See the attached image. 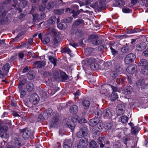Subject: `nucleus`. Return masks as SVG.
<instances>
[{"label": "nucleus", "instance_id": "f257e3e1", "mask_svg": "<svg viewBox=\"0 0 148 148\" xmlns=\"http://www.w3.org/2000/svg\"><path fill=\"white\" fill-rule=\"evenodd\" d=\"M20 132L22 133V137L25 140L30 138L33 139L34 138V131L28 129H23L20 130Z\"/></svg>", "mask_w": 148, "mask_h": 148}, {"label": "nucleus", "instance_id": "f03ea898", "mask_svg": "<svg viewBox=\"0 0 148 148\" xmlns=\"http://www.w3.org/2000/svg\"><path fill=\"white\" fill-rule=\"evenodd\" d=\"M88 129L87 126L84 125L83 127L79 130L77 133V136L79 138H81L86 136L88 134Z\"/></svg>", "mask_w": 148, "mask_h": 148}, {"label": "nucleus", "instance_id": "7ed1b4c3", "mask_svg": "<svg viewBox=\"0 0 148 148\" xmlns=\"http://www.w3.org/2000/svg\"><path fill=\"white\" fill-rule=\"evenodd\" d=\"M88 143V139L83 137L79 140L78 144L73 148H85L87 146Z\"/></svg>", "mask_w": 148, "mask_h": 148}, {"label": "nucleus", "instance_id": "20e7f679", "mask_svg": "<svg viewBox=\"0 0 148 148\" xmlns=\"http://www.w3.org/2000/svg\"><path fill=\"white\" fill-rule=\"evenodd\" d=\"M98 36L97 34H92L89 36L90 42L94 45H98L102 43L101 40H98Z\"/></svg>", "mask_w": 148, "mask_h": 148}, {"label": "nucleus", "instance_id": "39448f33", "mask_svg": "<svg viewBox=\"0 0 148 148\" xmlns=\"http://www.w3.org/2000/svg\"><path fill=\"white\" fill-rule=\"evenodd\" d=\"M136 58V55L133 53L127 55L124 59L125 64H128L134 62Z\"/></svg>", "mask_w": 148, "mask_h": 148}, {"label": "nucleus", "instance_id": "423d86ee", "mask_svg": "<svg viewBox=\"0 0 148 148\" xmlns=\"http://www.w3.org/2000/svg\"><path fill=\"white\" fill-rule=\"evenodd\" d=\"M8 127L6 125L1 126L0 127V136L2 138H7L8 136L7 134Z\"/></svg>", "mask_w": 148, "mask_h": 148}, {"label": "nucleus", "instance_id": "0eeeda50", "mask_svg": "<svg viewBox=\"0 0 148 148\" xmlns=\"http://www.w3.org/2000/svg\"><path fill=\"white\" fill-rule=\"evenodd\" d=\"M98 143L100 145L101 148L104 147L105 145H108L110 143L109 141L107 140L106 138L103 136L99 137L98 138Z\"/></svg>", "mask_w": 148, "mask_h": 148}, {"label": "nucleus", "instance_id": "6e6552de", "mask_svg": "<svg viewBox=\"0 0 148 148\" xmlns=\"http://www.w3.org/2000/svg\"><path fill=\"white\" fill-rule=\"evenodd\" d=\"M77 121V118H73L71 119V121H67L65 124L66 126L69 128L71 130H73L75 126V123Z\"/></svg>", "mask_w": 148, "mask_h": 148}, {"label": "nucleus", "instance_id": "1a4fd4ad", "mask_svg": "<svg viewBox=\"0 0 148 148\" xmlns=\"http://www.w3.org/2000/svg\"><path fill=\"white\" fill-rule=\"evenodd\" d=\"M112 110L110 109L106 108L103 110V115L105 119H109L112 116Z\"/></svg>", "mask_w": 148, "mask_h": 148}, {"label": "nucleus", "instance_id": "9d476101", "mask_svg": "<svg viewBox=\"0 0 148 148\" xmlns=\"http://www.w3.org/2000/svg\"><path fill=\"white\" fill-rule=\"evenodd\" d=\"M106 1V0H99V5L97 2H95V5L96 6H97V8L98 11H101V10L104 9L105 7L104 3Z\"/></svg>", "mask_w": 148, "mask_h": 148}, {"label": "nucleus", "instance_id": "9b49d317", "mask_svg": "<svg viewBox=\"0 0 148 148\" xmlns=\"http://www.w3.org/2000/svg\"><path fill=\"white\" fill-rule=\"evenodd\" d=\"M137 66L135 64H133L131 65H129L127 67L126 70L130 74H132L134 73L136 71Z\"/></svg>", "mask_w": 148, "mask_h": 148}, {"label": "nucleus", "instance_id": "f8f14e48", "mask_svg": "<svg viewBox=\"0 0 148 148\" xmlns=\"http://www.w3.org/2000/svg\"><path fill=\"white\" fill-rule=\"evenodd\" d=\"M38 96L36 94H34L30 95L29 101L34 105L37 104L38 101Z\"/></svg>", "mask_w": 148, "mask_h": 148}, {"label": "nucleus", "instance_id": "ddd939ff", "mask_svg": "<svg viewBox=\"0 0 148 148\" xmlns=\"http://www.w3.org/2000/svg\"><path fill=\"white\" fill-rule=\"evenodd\" d=\"M84 109H88L90 106V102L85 98H83L80 99Z\"/></svg>", "mask_w": 148, "mask_h": 148}, {"label": "nucleus", "instance_id": "4468645a", "mask_svg": "<svg viewBox=\"0 0 148 148\" xmlns=\"http://www.w3.org/2000/svg\"><path fill=\"white\" fill-rule=\"evenodd\" d=\"M117 114L120 115L124 114L125 110V106L123 104H120L117 106Z\"/></svg>", "mask_w": 148, "mask_h": 148}, {"label": "nucleus", "instance_id": "2eb2a0df", "mask_svg": "<svg viewBox=\"0 0 148 148\" xmlns=\"http://www.w3.org/2000/svg\"><path fill=\"white\" fill-rule=\"evenodd\" d=\"M99 121V118L95 116L89 121L88 124L90 126L93 127L97 125Z\"/></svg>", "mask_w": 148, "mask_h": 148}, {"label": "nucleus", "instance_id": "dca6fc26", "mask_svg": "<svg viewBox=\"0 0 148 148\" xmlns=\"http://www.w3.org/2000/svg\"><path fill=\"white\" fill-rule=\"evenodd\" d=\"M59 120V117L58 115H55L53 117L52 120L50 121V127H55L57 125Z\"/></svg>", "mask_w": 148, "mask_h": 148}, {"label": "nucleus", "instance_id": "f3484780", "mask_svg": "<svg viewBox=\"0 0 148 148\" xmlns=\"http://www.w3.org/2000/svg\"><path fill=\"white\" fill-rule=\"evenodd\" d=\"M61 36L60 34L56 35L53 38L52 41L53 45H55L58 43H60L62 41L61 38Z\"/></svg>", "mask_w": 148, "mask_h": 148}, {"label": "nucleus", "instance_id": "a211bd4d", "mask_svg": "<svg viewBox=\"0 0 148 148\" xmlns=\"http://www.w3.org/2000/svg\"><path fill=\"white\" fill-rule=\"evenodd\" d=\"M34 65L38 68H40L42 67L45 66L46 65V62L44 61L39 60L36 61Z\"/></svg>", "mask_w": 148, "mask_h": 148}, {"label": "nucleus", "instance_id": "6ab92c4d", "mask_svg": "<svg viewBox=\"0 0 148 148\" xmlns=\"http://www.w3.org/2000/svg\"><path fill=\"white\" fill-rule=\"evenodd\" d=\"M142 31V29L139 28H134L133 29H127V33L128 34H131L140 32Z\"/></svg>", "mask_w": 148, "mask_h": 148}, {"label": "nucleus", "instance_id": "aec40b11", "mask_svg": "<svg viewBox=\"0 0 148 148\" xmlns=\"http://www.w3.org/2000/svg\"><path fill=\"white\" fill-rule=\"evenodd\" d=\"M146 44L145 42H143L137 45L136 46V49L138 51H142L146 48Z\"/></svg>", "mask_w": 148, "mask_h": 148}, {"label": "nucleus", "instance_id": "412c9836", "mask_svg": "<svg viewBox=\"0 0 148 148\" xmlns=\"http://www.w3.org/2000/svg\"><path fill=\"white\" fill-rule=\"evenodd\" d=\"M115 60H112L110 61L104 63V66L106 69L111 68L114 66Z\"/></svg>", "mask_w": 148, "mask_h": 148}, {"label": "nucleus", "instance_id": "4be33fe9", "mask_svg": "<svg viewBox=\"0 0 148 148\" xmlns=\"http://www.w3.org/2000/svg\"><path fill=\"white\" fill-rule=\"evenodd\" d=\"M63 145L64 148H71L72 144L70 140L66 139L64 141Z\"/></svg>", "mask_w": 148, "mask_h": 148}, {"label": "nucleus", "instance_id": "5701e85b", "mask_svg": "<svg viewBox=\"0 0 148 148\" xmlns=\"http://www.w3.org/2000/svg\"><path fill=\"white\" fill-rule=\"evenodd\" d=\"M78 107L76 105H73L71 106L69 108V111L72 114H75L78 110Z\"/></svg>", "mask_w": 148, "mask_h": 148}, {"label": "nucleus", "instance_id": "b1692460", "mask_svg": "<svg viewBox=\"0 0 148 148\" xmlns=\"http://www.w3.org/2000/svg\"><path fill=\"white\" fill-rule=\"evenodd\" d=\"M114 66V68L115 71L120 72L122 70L121 66L119 62L115 60Z\"/></svg>", "mask_w": 148, "mask_h": 148}, {"label": "nucleus", "instance_id": "393cba45", "mask_svg": "<svg viewBox=\"0 0 148 148\" xmlns=\"http://www.w3.org/2000/svg\"><path fill=\"white\" fill-rule=\"evenodd\" d=\"M84 11L82 9L75 11L74 10H72L71 13L73 14L72 16L75 18L78 17V15L81 13L84 12Z\"/></svg>", "mask_w": 148, "mask_h": 148}, {"label": "nucleus", "instance_id": "a878e982", "mask_svg": "<svg viewBox=\"0 0 148 148\" xmlns=\"http://www.w3.org/2000/svg\"><path fill=\"white\" fill-rule=\"evenodd\" d=\"M44 16V14H41L40 15L38 14H34L33 15V21H36V20L39 21L43 18Z\"/></svg>", "mask_w": 148, "mask_h": 148}, {"label": "nucleus", "instance_id": "bb28decb", "mask_svg": "<svg viewBox=\"0 0 148 148\" xmlns=\"http://www.w3.org/2000/svg\"><path fill=\"white\" fill-rule=\"evenodd\" d=\"M139 66H142L144 68L148 65V62L147 60L144 59H141L138 63Z\"/></svg>", "mask_w": 148, "mask_h": 148}, {"label": "nucleus", "instance_id": "cd10ccee", "mask_svg": "<svg viewBox=\"0 0 148 148\" xmlns=\"http://www.w3.org/2000/svg\"><path fill=\"white\" fill-rule=\"evenodd\" d=\"M47 34L51 36H53L57 34L56 30L53 28L49 29L47 30Z\"/></svg>", "mask_w": 148, "mask_h": 148}, {"label": "nucleus", "instance_id": "c85d7f7f", "mask_svg": "<svg viewBox=\"0 0 148 148\" xmlns=\"http://www.w3.org/2000/svg\"><path fill=\"white\" fill-rule=\"evenodd\" d=\"M10 67V64L8 63L6 64L3 67L2 70L5 72V75H7Z\"/></svg>", "mask_w": 148, "mask_h": 148}, {"label": "nucleus", "instance_id": "c756f323", "mask_svg": "<svg viewBox=\"0 0 148 148\" xmlns=\"http://www.w3.org/2000/svg\"><path fill=\"white\" fill-rule=\"evenodd\" d=\"M62 80V82H65L69 79V76L64 72L60 71Z\"/></svg>", "mask_w": 148, "mask_h": 148}, {"label": "nucleus", "instance_id": "7c9ffc66", "mask_svg": "<svg viewBox=\"0 0 148 148\" xmlns=\"http://www.w3.org/2000/svg\"><path fill=\"white\" fill-rule=\"evenodd\" d=\"M93 113L96 115L97 116L96 117H97V118H99V119L102 114H103L102 111L101 110L97 108L93 111Z\"/></svg>", "mask_w": 148, "mask_h": 148}, {"label": "nucleus", "instance_id": "2f4dec72", "mask_svg": "<svg viewBox=\"0 0 148 148\" xmlns=\"http://www.w3.org/2000/svg\"><path fill=\"white\" fill-rule=\"evenodd\" d=\"M56 21V17L55 16H52L47 20V22L49 24L52 25L55 23Z\"/></svg>", "mask_w": 148, "mask_h": 148}, {"label": "nucleus", "instance_id": "473e14b6", "mask_svg": "<svg viewBox=\"0 0 148 148\" xmlns=\"http://www.w3.org/2000/svg\"><path fill=\"white\" fill-rule=\"evenodd\" d=\"M26 87L28 92H31L34 89V85L32 83L29 82L27 84Z\"/></svg>", "mask_w": 148, "mask_h": 148}, {"label": "nucleus", "instance_id": "72a5a7b5", "mask_svg": "<svg viewBox=\"0 0 148 148\" xmlns=\"http://www.w3.org/2000/svg\"><path fill=\"white\" fill-rule=\"evenodd\" d=\"M84 23V21L83 19L79 18L74 21L73 25L74 26H77L83 24Z\"/></svg>", "mask_w": 148, "mask_h": 148}, {"label": "nucleus", "instance_id": "f704fd0d", "mask_svg": "<svg viewBox=\"0 0 148 148\" xmlns=\"http://www.w3.org/2000/svg\"><path fill=\"white\" fill-rule=\"evenodd\" d=\"M35 75L33 71H29L27 74V78L29 80H31L34 79L35 77Z\"/></svg>", "mask_w": 148, "mask_h": 148}, {"label": "nucleus", "instance_id": "c9c22d12", "mask_svg": "<svg viewBox=\"0 0 148 148\" xmlns=\"http://www.w3.org/2000/svg\"><path fill=\"white\" fill-rule=\"evenodd\" d=\"M140 130V128L138 126H135L131 128V132L132 134H136Z\"/></svg>", "mask_w": 148, "mask_h": 148}, {"label": "nucleus", "instance_id": "e433bc0d", "mask_svg": "<svg viewBox=\"0 0 148 148\" xmlns=\"http://www.w3.org/2000/svg\"><path fill=\"white\" fill-rule=\"evenodd\" d=\"M89 148H97L98 145L95 141L92 140L89 143Z\"/></svg>", "mask_w": 148, "mask_h": 148}, {"label": "nucleus", "instance_id": "4c0bfd02", "mask_svg": "<svg viewBox=\"0 0 148 148\" xmlns=\"http://www.w3.org/2000/svg\"><path fill=\"white\" fill-rule=\"evenodd\" d=\"M66 23L64 22H62L58 24L57 26L60 29H64L67 27Z\"/></svg>", "mask_w": 148, "mask_h": 148}, {"label": "nucleus", "instance_id": "58836bf2", "mask_svg": "<svg viewBox=\"0 0 148 148\" xmlns=\"http://www.w3.org/2000/svg\"><path fill=\"white\" fill-rule=\"evenodd\" d=\"M53 114V110L49 108L44 112V114H47V117H50L52 116Z\"/></svg>", "mask_w": 148, "mask_h": 148}, {"label": "nucleus", "instance_id": "ea45409f", "mask_svg": "<svg viewBox=\"0 0 148 148\" xmlns=\"http://www.w3.org/2000/svg\"><path fill=\"white\" fill-rule=\"evenodd\" d=\"M113 4L115 6L121 7L125 5V3L123 0H119L116 1Z\"/></svg>", "mask_w": 148, "mask_h": 148}, {"label": "nucleus", "instance_id": "a19ab883", "mask_svg": "<svg viewBox=\"0 0 148 148\" xmlns=\"http://www.w3.org/2000/svg\"><path fill=\"white\" fill-rule=\"evenodd\" d=\"M48 59L50 62L53 64L54 66H56L57 60L56 58H54L52 56H48Z\"/></svg>", "mask_w": 148, "mask_h": 148}, {"label": "nucleus", "instance_id": "79ce46f5", "mask_svg": "<svg viewBox=\"0 0 148 148\" xmlns=\"http://www.w3.org/2000/svg\"><path fill=\"white\" fill-rule=\"evenodd\" d=\"M93 50L92 48H87L84 49V53L86 56H90Z\"/></svg>", "mask_w": 148, "mask_h": 148}, {"label": "nucleus", "instance_id": "37998d69", "mask_svg": "<svg viewBox=\"0 0 148 148\" xmlns=\"http://www.w3.org/2000/svg\"><path fill=\"white\" fill-rule=\"evenodd\" d=\"M118 98L117 94L115 92H112L110 97V98L112 101L115 100Z\"/></svg>", "mask_w": 148, "mask_h": 148}, {"label": "nucleus", "instance_id": "c03bdc74", "mask_svg": "<svg viewBox=\"0 0 148 148\" xmlns=\"http://www.w3.org/2000/svg\"><path fill=\"white\" fill-rule=\"evenodd\" d=\"M62 53H66L69 54L71 56L72 55L71 51L69 48L68 47H64L62 50L61 51Z\"/></svg>", "mask_w": 148, "mask_h": 148}, {"label": "nucleus", "instance_id": "a18cd8bd", "mask_svg": "<svg viewBox=\"0 0 148 148\" xmlns=\"http://www.w3.org/2000/svg\"><path fill=\"white\" fill-rule=\"evenodd\" d=\"M112 126V123L111 122H108L104 125V128L106 130H108L110 129Z\"/></svg>", "mask_w": 148, "mask_h": 148}, {"label": "nucleus", "instance_id": "49530a36", "mask_svg": "<svg viewBox=\"0 0 148 148\" xmlns=\"http://www.w3.org/2000/svg\"><path fill=\"white\" fill-rule=\"evenodd\" d=\"M106 45H99L98 47V50L100 51L103 52L104 51H106L107 50V48Z\"/></svg>", "mask_w": 148, "mask_h": 148}, {"label": "nucleus", "instance_id": "de8ad7c7", "mask_svg": "<svg viewBox=\"0 0 148 148\" xmlns=\"http://www.w3.org/2000/svg\"><path fill=\"white\" fill-rule=\"evenodd\" d=\"M124 91L128 94H131L133 91L132 87L130 85L127 86L126 88L124 89Z\"/></svg>", "mask_w": 148, "mask_h": 148}, {"label": "nucleus", "instance_id": "09e8293b", "mask_svg": "<svg viewBox=\"0 0 148 148\" xmlns=\"http://www.w3.org/2000/svg\"><path fill=\"white\" fill-rule=\"evenodd\" d=\"M145 84V81L143 79H140L136 82V85L137 86H140L141 88Z\"/></svg>", "mask_w": 148, "mask_h": 148}, {"label": "nucleus", "instance_id": "8fccbe9b", "mask_svg": "<svg viewBox=\"0 0 148 148\" xmlns=\"http://www.w3.org/2000/svg\"><path fill=\"white\" fill-rule=\"evenodd\" d=\"M119 72L116 71H112L111 72L110 75L112 77L113 80H115L116 78L118 75Z\"/></svg>", "mask_w": 148, "mask_h": 148}, {"label": "nucleus", "instance_id": "3c124183", "mask_svg": "<svg viewBox=\"0 0 148 148\" xmlns=\"http://www.w3.org/2000/svg\"><path fill=\"white\" fill-rule=\"evenodd\" d=\"M21 139L20 138H16L15 141V145L17 147H19L21 145Z\"/></svg>", "mask_w": 148, "mask_h": 148}, {"label": "nucleus", "instance_id": "603ef678", "mask_svg": "<svg viewBox=\"0 0 148 148\" xmlns=\"http://www.w3.org/2000/svg\"><path fill=\"white\" fill-rule=\"evenodd\" d=\"M94 129L92 130V134L93 136L95 137H96L99 136L100 134V131L98 129Z\"/></svg>", "mask_w": 148, "mask_h": 148}, {"label": "nucleus", "instance_id": "864d4df0", "mask_svg": "<svg viewBox=\"0 0 148 148\" xmlns=\"http://www.w3.org/2000/svg\"><path fill=\"white\" fill-rule=\"evenodd\" d=\"M26 82V80L24 79L22 80H19V82L18 84V88L19 89H21L22 88Z\"/></svg>", "mask_w": 148, "mask_h": 148}, {"label": "nucleus", "instance_id": "5fc2aeb1", "mask_svg": "<svg viewBox=\"0 0 148 148\" xmlns=\"http://www.w3.org/2000/svg\"><path fill=\"white\" fill-rule=\"evenodd\" d=\"M141 72L144 75L148 76V65L141 70Z\"/></svg>", "mask_w": 148, "mask_h": 148}, {"label": "nucleus", "instance_id": "6e6d98bb", "mask_svg": "<svg viewBox=\"0 0 148 148\" xmlns=\"http://www.w3.org/2000/svg\"><path fill=\"white\" fill-rule=\"evenodd\" d=\"M84 32L81 29H78L75 32L76 34L79 37H82L84 36Z\"/></svg>", "mask_w": 148, "mask_h": 148}, {"label": "nucleus", "instance_id": "4d7b16f0", "mask_svg": "<svg viewBox=\"0 0 148 148\" xmlns=\"http://www.w3.org/2000/svg\"><path fill=\"white\" fill-rule=\"evenodd\" d=\"M141 89L144 93H147L148 92V83H145L143 86L141 87Z\"/></svg>", "mask_w": 148, "mask_h": 148}, {"label": "nucleus", "instance_id": "13d9d810", "mask_svg": "<svg viewBox=\"0 0 148 148\" xmlns=\"http://www.w3.org/2000/svg\"><path fill=\"white\" fill-rule=\"evenodd\" d=\"M128 117L125 116H122L121 118V122L123 123H125L128 121Z\"/></svg>", "mask_w": 148, "mask_h": 148}, {"label": "nucleus", "instance_id": "bf43d9fd", "mask_svg": "<svg viewBox=\"0 0 148 148\" xmlns=\"http://www.w3.org/2000/svg\"><path fill=\"white\" fill-rule=\"evenodd\" d=\"M96 60V59L94 58H90L87 60V62L90 65L91 64L95 62Z\"/></svg>", "mask_w": 148, "mask_h": 148}, {"label": "nucleus", "instance_id": "052dcab7", "mask_svg": "<svg viewBox=\"0 0 148 148\" xmlns=\"http://www.w3.org/2000/svg\"><path fill=\"white\" fill-rule=\"evenodd\" d=\"M64 9H56L54 10V13L57 14L61 15L64 12Z\"/></svg>", "mask_w": 148, "mask_h": 148}, {"label": "nucleus", "instance_id": "680f3d73", "mask_svg": "<svg viewBox=\"0 0 148 148\" xmlns=\"http://www.w3.org/2000/svg\"><path fill=\"white\" fill-rule=\"evenodd\" d=\"M90 66L92 69L95 70L98 67L99 64L95 62L90 65Z\"/></svg>", "mask_w": 148, "mask_h": 148}, {"label": "nucleus", "instance_id": "e2e57ef3", "mask_svg": "<svg viewBox=\"0 0 148 148\" xmlns=\"http://www.w3.org/2000/svg\"><path fill=\"white\" fill-rule=\"evenodd\" d=\"M21 93L20 97L23 98L26 95V91L25 89H19Z\"/></svg>", "mask_w": 148, "mask_h": 148}, {"label": "nucleus", "instance_id": "0e129e2a", "mask_svg": "<svg viewBox=\"0 0 148 148\" xmlns=\"http://www.w3.org/2000/svg\"><path fill=\"white\" fill-rule=\"evenodd\" d=\"M129 50L128 46H125L122 47L121 49V51L123 53H127Z\"/></svg>", "mask_w": 148, "mask_h": 148}, {"label": "nucleus", "instance_id": "69168bd1", "mask_svg": "<svg viewBox=\"0 0 148 148\" xmlns=\"http://www.w3.org/2000/svg\"><path fill=\"white\" fill-rule=\"evenodd\" d=\"M55 6L54 3L51 1L49 2L47 4V7L48 9H51L54 8Z\"/></svg>", "mask_w": 148, "mask_h": 148}, {"label": "nucleus", "instance_id": "338daca9", "mask_svg": "<svg viewBox=\"0 0 148 148\" xmlns=\"http://www.w3.org/2000/svg\"><path fill=\"white\" fill-rule=\"evenodd\" d=\"M108 85L111 88L112 90V92H115L119 91L120 90L117 87L114 86L111 84H109Z\"/></svg>", "mask_w": 148, "mask_h": 148}, {"label": "nucleus", "instance_id": "774afa93", "mask_svg": "<svg viewBox=\"0 0 148 148\" xmlns=\"http://www.w3.org/2000/svg\"><path fill=\"white\" fill-rule=\"evenodd\" d=\"M59 72L58 71V70H56V73L53 75V79L54 80H56V79H58L59 78Z\"/></svg>", "mask_w": 148, "mask_h": 148}]
</instances>
